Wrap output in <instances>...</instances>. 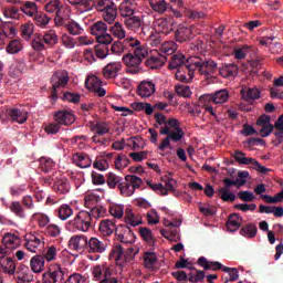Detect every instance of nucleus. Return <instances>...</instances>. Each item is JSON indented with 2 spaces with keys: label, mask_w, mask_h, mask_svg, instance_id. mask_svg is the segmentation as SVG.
I'll list each match as a JSON object with an SVG mask.
<instances>
[{
  "label": "nucleus",
  "mask_w": 283,
  "mask_h": 283,
  "mask_svg": "<svg viewBox=\"0 0 283 283\" xmlns=\"http://www.w3.org/2000/svg\"><path fill=\"white\" fill-rule=\"evenodd\" d=\"M98 202H101V197L96 195H87L84 198V205L90 211L81 210L74 219L66 223V229L73 232L82 231V233H87V231L92 229L94 220L107 216V209L103 206H96Z\"/></svg>",
  "instance_id": "f257e3e1"
},
{
  "label": "nucleus",
  "mask_w": 283,
  "mask_h": 283,
  "mask_svg": "<svg viewBox=\"0 0 283 283\" xmlns=\"http://www.w3.org/2000/svg\"><path fill=\"white\" fill-rule=\"evenodd\" d=\"M196 70H199V73L205 76H211L217 72L218 63L213 60L188 62V64L177 70L175 76L181 83H191Z\"/></svg>",
  "instance_id": "f03ea898"
},
{
  "label": "nucleus",
  "mask_w": 283,
  "mask_h": 283,
  "mask_svg": "<svg viewBox=\"0 0 283 283\" xmlns=\"http://www.w3.org/2000/svg\"><path fill=\"white\" fill-rule=\"evenodd\" d=\"M126 45L129 48H134V53H127L123 56V61L127 67H138L140 63H143V59H145L149 51L145 45H142L140 42L134 38H126L124 40Z\"/></svg>",
  "instance_id": "7ed1b4c3"
},
{
  "label": "nucleus",
  "mask_w": 283,
  "mask_h": 283,
  "mask_svg": "<svg viewBox=\"0 0 283 283\" xmlns=\"http://www.w3.org/2000/svg\"><path fill=\"white\" fill-rule=\"evenodd\" d=\"M57 44L59 34H56V31L52 29L45 31L43 34L34 33L31 41V46L34 52H43V50H48V48H54Z\"/></svg>",
  "instance_id": "20e7f679"
},
{
  "label": "nucleus",
  "mask_w": 283,
  "mask_h": 283,
  "mask_svg": "<svg viewBox=\"0 0 283 283\" xmlns=\"http://www.w3.org/2000/svg\"><path fill=\"white\" fill-rule=\"evenodd\" d=\"M256 125L259 126V134L261 138H268V136L273 134V129L283 132V114L275 120L274 125L271 124V116L262 114L256 119Z\"/></svg>",
  "instance_id": "39448f33"
},
{
  "label": "nucleus",
  "mask_w": 283,
  "mask_h": 283,
  "mask_svg": "<svg viewBox=\"0 0 283 283\" xmlns=\"http://www.w3.org/2000/svg\"><path fill=\"white\" fill-rule=\"evenodd\" d=\"M124 180L118 185V189L124 198L134 196L136 189H140L143 185V179L136 175H126Z\"/></svg>",
  "instance_id": "423d86ee"
},
{
  "label": "nucleus",
  "mask_w": 283,
  "mask_h": 283,
  "mask_svg": "<svg viewBox=\"0 0 283 283\" xmlns=\"http://www.w3.org/2000/svg\"><path fill=\"white\" fill-rule=\"evenodd\" d=\"M70 83V73L65 70H59L51 76V96L52 98H56L59 96V90H63L67 87Z\"/></svg>",
  "instance_id": "0eeeda50"
},
{
  "label": "nucleus",
  "mask_w": 283,
  "mask_h": 283,
  "mask_svg": "<svg viewBox=\"0 0 283 283\" xmlns=\"http://www.w3.org/2000/svg\"><path fill=\"white\" fill-rule=\"evenodd\" d=\"M91 34L95 36L97 43H112L114 38L107 33V24L103 21H97L91 25Z\"/></svg>",
  "instance_id": "6e6552de"
},
{
  "label": "nucleus",
  "mask_w": 283,
  "mask_h": 283,
  "mask_svg": "<svg viewBox=\"0 0 283 283\" xmlns=\"http://www.w3.org/2000/svg\"><path fill=\"white\" fill-rule=\"evenodd\" d=\"M45 182H49V185L53 184V189L56 191V193H70V180L67 178L63 177L61 172H54L50 178L45 179Z\"/></svg>",
  "instance_id": "1a4fd4ad"
},
{
  "label": "nucleus",
  "mask_w": 283,
  "mask_h": 283,
  "mask_svg": "<svg viewBox=\"0 0 283 283\" xmlns=\"http://www.w3.org/2000/svg\"><path fill=\"white\" fill-rule=\"evenodd\" d=\"M2 244L0 245V260H3L12 249H18L21 244V238L14 233H7L2 238Z\"/></svg>",
  "instance_id": "9d476101"
},
{
  "label": "nucleus",
  "mask_w": 283,
  "mask_h": 283,
  "mask_svg": "<svg viewBox=\"0 0 283 283\" xmlns=\"http://www.w3.org/2000/svg\"><path fill=\"white\" fill-rule=\"evenodd\" d=\"M233 157L239 165H252L253 169L260 171V174H269V171H271V169L262 166L256 159L247 157V154L240 150H235Z\"/></svg>",
  "instance_id": "9b49d317"
},
{
  "label": "nucleus",
  "mask_w": 283,
  "mask_h": 283,
  "mask_svg": "<svg viewBox=\"0 0 283 283\" xmlns=\"http://www.w3.org/2000/svg\"><path fill=\"white\" fill-rule=\"evenodd\" d=\"M115 235L123 244H134L136 242V234L127 224H118L115 230Z\"/></svg>",
  "instance_id": "f8f14e48"
},
{
  "label": "nucleus",
  "mask_w": 283,
  "mask_h": 283,
  "mask_svg": "<svg viewBox=\"0 0 283 283\" xmlns=\"http://www.w3.org/2000/svg\"><path fill=\"white\" fill-rule=\"evenodd\" d=\"M136 253H138L134 248H128L126 251L123 245H116L113 249V255L116 262L127 263L132 262L134 258H136Z\"/></svg>",
  "instance_id": "ddd939ff"
},
{
  "label": "nucleus",
  "mask_w": 283,
  "mask_h": 283,
  "mask_svg": "<svg viewBox=\"0 0 283 283\" xmlns=\"http://www.w3.org/2000/svg\"><path fill=\"white\" fill-rule=\"evenodd\" d=\"M200 103H214V105H222V103H227L229 101V91L220 90L214 94H206L200 96Z\"/></svg>",
  "instance_id": "4468645a"
},
{
  "label": "nucleus",
  "mask_w": 283,
  "mask_h": 283,
  "mask_svg": "<svg viewBox=\"0 0 283 283\" xmlns=\"http://www.w3.org/2000/svg\"><path fill=\"white\" fill-rule=\"evenodd\" d=\"M86 251L95 254L105 253L107 251V241L92 237L86 241Z\"/></svg>",
  "instance_id": "2eb2a0df"
},
{
  "label": "nucleus",
  "mask_w": 283,
  "mask_h": 283,
  "mask_svg": "<svg viewBox=\"0 0 283 283\" xmlns=\"http://www.w3.org/2000/svg\"><path fill=\"white\" fill-rule=\"evenodd\" d=\"M4 116L12 123L23 125L28 120V111L25 108H9L4 112Z\"/></svg>",
  "instance_id": "dca6fc26"
},
{
  "label": "nucleus",
  "mask_w": 283,
  "mask_h": 283,
  "mask_svg": "<svg viewBox=\"0 0 283 283\" xmlns=\"http://www.w3.org/2000/svg\"><path fill=\"white\" fill-rule=\"evenodd\" d=\"M85 85H86L87 90H90L91 92H94V94H96V96L103 97V96H105V94H107V91H105V88H103V81L99 80L98 76L91 75L85 81Z\"/></svg>",
  "instance_id": "f3484780"
},
{
  "label": "nucleus",
  "mask_w": 283,
  "mask_h": 283,
  "mask_svg": "<svg viewBox=\"0 0 283 283\" xmlns=\"http://www.w3.org/2000/svg\"><path fill=\"white\" fill-rule=\"evenodd\" d=\"M155 30L160 34H171L174 32V19L159 18L154 21Z\"/></svg>",
  "instance_id": "a211bd4d"
},
{
  "label": "nucleus",
  "mask_w": 283,
  "mask_h": 283,
  "mask_svg": "<svg viewBox=\"0 0 283 283\" xmlns=\"http://www.w3.org/2000/svg\"><path fill=\"white\" fill-rule=\"evenodd\" d=\"M138 9V3H136V0H124L120 2L118 10L120 17L123 19H128L129 17H134L136 14V10Z\"/></svg>",
  "instance_id": "6ab92c4d"
},
{
  "label": "nucleus",
  "mask_w": 283,
  "mask_h": 283,
  "mask_svg": "<svg viewBox=\"0 0 283 283\" xmlns=\"http://www.w3.org/2000/svg\"><path fill=\"white\" fill-rule=\"evenodd\" d=\"M24 247L27 251H30L31 253H36V249H39V247H43V238L32 233L25 234Z\"/></svg>",
  "instance_id": "aec40b11"
},
{
  "label": "nucleus",
  "mask_w": 283,
  "mask_h": 283,
  "mask_svg": "<svg viewBox=\"0 0 283 283\" xmlns=\"http://www.w3.org/2000/svg\"><path fill=\"white\" fill-rule=\"evenodd\" d=\"M122 70H123V63L111 62L103 67L102 74L104 78L112 80V78H116L118 74H120Z\"/></svg>",
  "instance_id": "412c9836"
},
{
  "label": "nucleus",
  "mask_w": 283,
  "mask_h": 283,
  "mask_svg": "<svg viewBox=\"0 0 283 283\" xmlns=\"http://www.w3.org/2000/svg\"><path fill=\"white\" fill-rule=\"evenodd\" d=\"M155 93L156 84H154L151 81H143L137 87V94L142 98H149V96H154Z\"/></svg>",
  "instance_id": "4be33fe9"
},
{
  "label": "nucleus",
  "mask_w": 283,
  "mask_h": 283,
  "mask_svg": "<svg viewBox=\"0 0 283 283\" xmlns=\"http://www.w3.org/2000/svg\"><path fill=\"white\" fill-rule=\"evenodd\" d=\"M242 101H245L247 103H251L252 101H258L261 96V92L258 87H249L243 86L240 91Z\"/></svg>",
  "instance_id": "5701e85b"
},
{
  "label": "nucleus",
  "mask_w": 283,
  "mask_h": 283,
  "mask_svg": "<svg viewBox=\"0 0 283 283\" xmlns=\"http://www.w3.org/2000/svg\"><path fill=\"white\" fill-rule=\"evenodd\" d=\"M116 222L114 220L104 219L99 222V233L106 238H109L113 233H116Z\"/></svg>",
  "instance_id": "b1692460"
},
{
  "label": "nucleus",
  "mask_w": 283,
  "mask_h": 283,
  "mask_svg": "<svg viewBox=\"0 0 283 283\" xmlns=\"http://www.w3.org/2000/svg\"><path fill=\"white\" fill-rule=\"evenodd\" d=\"M191 28L179 25L175 31V40L177 41V43H187V41L191 40Z\"/></svg>",
  "instance_id": "393cba45"
},
{
  "label": "nucleus",
  "mask_w": 283,
  "mask_h": 283,
  "mask_svg": "<svg viewBox=\"0 0 283 283\" xmlns=\"http://www.w3.org/2000/svg\"><path fill=\"white\" fill-rule=\"evenodd\" d=\"M144 266L148 269L151 273H156L158 271V256L154 252H145L144 253Z\"/></svg>",
  "instance_id": "a878e982"
},
{
  "label": "nucleus",
  "mask_w": 283,
  "mask_h": 283,
  "mask_svg": "<svg viewBox=\"0 0 283 283\" xmlns=\"http://www.w3.org/2000/svg\"><path fill=\"white\" fill-rule=\"evenodd\" d=\"M188 63H191V60H187L185 54L178 53L170 57L168 67L169 70H179L181 67H185V65H187Z\"/></svg>",
  "instance_id": "bb28decb"
},
{
  "label": "nucleus",
  "mask_w": 283,
  "mask_h": 283,
  "mask_svg": "<svg viewBox=\"0 0 283 283\" xmlns=\"http://www.w3.org/2000/svg\"><path fill=\"white\" fill-rule=\"evenodd\" d=\"M197 264L199 266H202V269H205V271H222V269H224V265H222V263L218 262V261H209L207 260V258L205 256H200L197 261Z\"/></svg>",
  "instance_id": "cd10ccee"
},
{
  "label": "nucleus",
  "mask_w": 283,
  "mask_h": 283,
  "mask_svg": "<svg viewBox=\"0 0 283 283\" xmlns=\"http://www.w3.org/2000/svg\"><path fill=\"white\" fill-rule=\"evenodd\" d=\"M148 3L154 12L157 14H165L171 8L167 0H148Z\"/></svg>",
  "instance_id": "c85d7f7f"
},
{
  "label": "nucleus",
  "mask_w": 283,
  "mask_h": 283,
  "mask_svg": "<svg viewBox=\"0 0 283 283\" xmlns=\"http://www.w3.org/2000/svg\"><path fill=\"white\" fill-rule=\"evenodd\" d=\"M165 63H167V56L163 54L150 56L145 61L146 67H149L150 70H158V67H163Z\"/></svg>",
  "instance_id": "c756f323"
},
{
  "label": "nucleus",
  "mask_w": 283,
  "mask_h": 283,
  "mask_svg": "<svg viewBox=\"0 0 283 283\" xmlns=\"http://www.w3.org/2000/svg\"><path fill=\"white\" fill-rule=\"evenodd\" d=\"M124 24L127 30H130L132 32H138V30L143 28V19H140L138 15H130L124 20Z\"/></svg>",
  "instance_id": "7c9ffc66"
},
{
  "label": "nucleus",
  "mask_w": 283,
  "mask_h": 283,
  "mask_svg": "<svg viewBox=\"0 0 283 283\" xmlns=\"http://www.w3.org/2000/svg\"><path fill=\"white\" fill-rule=\"evenodd\" d=\"M242 226V217L238 213H232L228 217V221L226 222V227L228 231L231 233L238 231L240 227Z\"/></svg>",
  "instance_id": "2f4dec72"
},
{
  "label": "nucleus",
  "mask_w": 283,
  "mask_h": 283,
  "mask_svg": "<svg viewBox=\"0 0 283 283\" xmlns=\"http://www.w3.org/2000/svg\"><path fill=\"white\" fill-rule=\"evenodd\" d=\"M73 163L80 167L81 169H87V167H92V159L90 155L77 153L73 156Z\"/></svg>",
  "instance_id": "473e14b6"
},
{
  "label": "nucleus",
  "mask_w": 283,
  "mask_h": 283,
  "mask_svg": "<svg viewBox=\"0 0 283 283\" xmlns=\"http://www.w3.org/2000/svg\"><path fill=\"white\" fill-rule=\"evenodd\" d=\"M69 247L73 249V251H81L83 247L87 249V237L85 235H75L72 237L69 241Z\"/></svg>",
  "instance_id": "72a5a7b5"
},
{
  "label": "nucleus",
  "mask_w": 283,
  "mask_h": 283,
  "mask_svg": "<svg viewBox=\"0 0 283 283\" xmlns=\"http://www.w3.org/2000/svg\"><path fill=\"white\" fill-rule=\"evenodd\" d=\"M55 122L59 125H72L74 123V115L67 111H59L55 113Z\"/></svg>",
  "instance_id": "f704fd0d"
},
{
  "label": "nucleus",
  "mask_w": 283,
  "mask_h": 283,
  "mask_svg": "<svg viewBox=\"0 0 283 283\" xmlns=\"http://www.w3.org/2000/svg\"><path fill=\"white\" fill-rule=\"evenodd\" d=\"M31 271L33 273H41L45 266V259L41 254L34 255L30 261Z\"/></svg>",
  "instance_id": "c9c22d12"
},
{
  "label": "nucleus",
  "mask_w": 283,
  "mask_h": 283,
  "mask_svg": "<svg viewBox=\"0 0 283 283\" xmlns=\"http://www.w3.org/2000/svg\"><path fill=\"white\" fill-rule=\"evenodd\" d=\"M239 67L234 63L226 64L222 69L219 70L221 76L224 78H231L238 76Z\"/></svg>",
  "instance_id": "e433bc0d"
},
{
  "label": "nucleus",
  "mask_w": 283,
  "mask_h": 283,
  "mask_svg": "<svg viewBox=\"0 0 283 283\" xmlns=\"http://www.w3.org/2000/svg\"><path fill=\"white\" fill-rule=\"evenodd\" d=\"M111 0H87L85 2L86 4V12H90L92 10H97V12H101L104 8H107V4Z\"/></svg>",
  "instance_id": "4c0bfd02"
},
{
  "label": "nucleus",
  "mask_w": 283,
  "mask_h": 283,
  "mask_svg": "<svg viewBox=\"0 0 283 283\" xmlns=\"http://www.w3.org/2000/svg\"><path fill=\"white\" fill-rule=\"evenodd\" d=\"M20 10L23 14H27V17H34L39 12V7L36 6V2L25 1L20 7Z\"/></svg>",
  "instance_id": "58836bf2"
},
{
  "label": "nucleus",
  "mask_w": 283,
  "mask_h": 283,
  "mask_svg": "<svg viewBox=\"0 0 283 283\" xmlns=\"http://www.w3.org/2000/svg\"><path fill=\"white\" fill-rule=\"evenodd\" d=\"M111 34L115 36V39H118L119 41H123L125 36H127V32L125 31V28H123V24L120 22H115L111 28H109Z\"/></svg>",
  "instance_id": "ea45409f"
},
{
  "label": "nucleus",
  "mask_w": 283,
  "mask_h": 283,
  "mask_svg": "<svg viewBox=\"0 0 283 283\" xmlns=\"http://www.w3.org/2000/svg\"><path fill=\"white\" fill-rule=\"evenodd\" d=\"M20 32L24 41H30L34 36V23L27 22L20 27Z\"/></svg>",
  "instance_id": "a19ab883"
},
{
  "label": "nucleus",
  "mask_w": 283,
  "mask_h": 283,
  "mask_svg": "<svg viewBox=\"0 0 283 283\" xmlns=\"http://www.w3.org/2000/svg\"><path fill=\"white\" fill-rule=\"evenodd\" d=\"M240 235H243V238H255L258 235V226L253 223L243 226L240 230Z\"/></svg>",
  "instance_id": "79ce46f5"
},
{
  "label": "nucleus",
  "mask_w": 283,
  "mask_h": 283,
  "mask_svg": "<svg viewBox=\"0 0 283 283\" xmlns=\"http://www.w3.org/2000/svg\"><path fill=\"white\" fill-rule=\"evenodd\" d=\"M32 220L36 222L40 229H46V227L50 224V217L45 213L36 212L32 216Z\"/></svg>",
  "instance_id": "37998d69"
},
{
  "label": "nucleus",
  "mask_w": 283,
  "mask_h": 283,
  "mask_svg": "<svg viewBox=\"0 0 283 283\" xmlns=\"http://www.w3.org/2000/svg\"><path fill=\"white\" fill-rule=\"evenodd\" d=\"M54 167H56V164L54 163V160H52V158H48V157L40 158V169L41 171H44V174H50V171H52Z\"/></svg>",
  "instance_id": "c03bdc74"
},
{
  "label": "nucleus",
  "mask_w": 283,
  "mask_h": 283,
  "mask_svg": "<svg viewBox=\"0 0 283 283\" xmlns=\"http://www.w3.org/2000/svg\"><path fill=\"white\" fill-rule=\"evenodd\" d=\"M102 19L105 21V23H108L112 25L116 21V17H118V7L115 9H108L107 11H104L101 13Z\"/></svg>",
  "instance_id": "a18cd8bd"
},
{
  "label": "nucleus",
  "mask_w": 283,
  "mask_h": 283,
  "mask_svg": "<svg viewBox=\"0 0 283 283\" xmlns=\"http://www.w3.org/2000/svg\"><path fill=\"white\" fill-rule=\"evenodd\" d=\"M18 273V280H20L21 283L34 282V274L32 273V270H30V268H23Z\"/></svg>",
  "instance_id": "49530a36"
},
{
  "label": "nucleus",
  "mask_w": 283,
  "mask_h": 283,
  "mask_svg": "<svg viewBox=\"0 0 283 283\" xmlns=\"http://www.w3.org/2000/svg\"><path fill=\"white\" fill-rule=\"evenodd\" d=\"M44 10L48 14H61V1L51 0L44 6Z\"/></svg>",
  "instance_id": "de8ad7c7"
},
{
  "label": "nucleus",
  "mask_w": 283,
  "mask_h": 283,
  "mask_svg": "<svg viewBox=\"0 0 283 283\" xmlns=\"http://www.w3.org/2000/svg\"><path fill=\"white\" fill-rule=\"evenodd\" d=\"M1 266L4 269V273H8V275H14V273H17V263H14L12 258L4 259Z\"/></svg>",
  "instance_id": "09e8293b"
},
{
  "label": "nucleus",
  "mask_w": 283,
  "mask_h": 283,
  "mask_svg": "<svg viewBox=\"0 0 283 283\" xmlns=\"http://www.w3.org/2000/svg\"><path fill=\"white\" fill-rule=\"evenodd\" d=\"M22 48H23V45L21 44V40L14 39L8 43L6 51L8 54H19V52H21Z\"/></svg>",
  "instance_id": "8fccbe9b"
},
{
  "label": "nucleus",
  "mask_w": 283,
  "mask_h": 283,
  "mask_svg": "<svg viewBox=\"0 0 283 283\" xmlns=\"http://www.w3.org/2000/svg\"><path fill=\"white\" fill-rule=\"evenodd\" d=\"M123 182V178L116 176L114 172H108L106 175V185L109 189H116Z\"/></svg>",
  "instance_id": "3c124183"
},
{
  "label": "nucleus",
  "mask_w": 283,
  "mask_h": 283,
  "mask_svg": "<svg viewBox=\"0 0 283 283\" xmlns=\"http://www.w3.org/2000/svg\"><path fill=\"white\" fill-rule=\"evenodd\" d=\"M111 43H98L95 45V56H97V59H107L109 55V48L107 45Z\"/></svg>",
  "instance_id": "603ef678"
},
{
  "label": "nucleus",
  "mask_w": 283,
  "mask_h": 283,
  "mask_svg": "<svg viewBox=\"0 0 283 283\" xmlns=\"http://www.w3.org/2000/svg\"><path fill=\"white\" fill-rule=\"evenodd\" d=\"M71 216H74V210L70 205H62L57 209V218H60V220H67Z\"/></svg>",
  "instance_id": "864d4df0"
},
{
  "label": "nucleus",
  "mask_w": 283,
  "mask_h": 283,
  "mask_svg": "<svg viewBox=\"0 0 283 283\" xmlns=\"http://www.w3.org/2000/svg\"><path fill=\"white\" fill-rule=\"evenodd\" d=\"M33 21L39 28H45V25L50 23V17L43 12L38 11L36 14L33 15Z\"/></svg>",
  "instance_id": "5fc2aeb1"
},
{
  "label": "nucleus",
  "mask_w": 283,
  "mask_h": 283,
  "mask_svg": "<svg viewBox=\"0 0 283 283\" xmlns=\"http://www.w3.org/2000/svg\"><path fill=\"white\" fill-rule=\"evenodd\" d=\"M218 193L223 202H235V193L231 192L230 189L220 188Z\"/></svg>",
  "instance_id": "6e6d98bb"
},
{
  "label": "nucleus",
  "mask_w": 283,
  "mask_h": 283,
  "mask_svg": "<svg viewBox=\"0 0 283 283\" xmlns=\"http://www.w3.org/2000/svg\"><path fill=\"white\" fill-rule=\"evenodd\" d=\"M223 273H228L229 279H226V283L228 282H235L239 280L240 274L237 268H228V266H223L222 268Z\"/></svg>",
  "instance_id": "4d7b16f0"
},
{
  "label": "nucleus",
  "mask_w": 283,
  "mask_h": 283,
  "mask_svg": "<svg viewBox=\"0 0 283 283\" xmlns=\"http://www.w3.org/2000/svg\"><path fill=\"white\" fill-rule=\"evenodd\" d=\"M66 30L70 32V34H73V36H77L78 34H83V28H81V24L76 21H71L67 24H65Z\"/></svg>",
  "instance_id": "13d9d810"
},
{
  "label": "nucleus",
  "mask_w": 283,
  "mask_h": 283,
  "mask_svg": "<svg viewBox=\"0 0 283 283\" xmlns=\"http://www.w3.org/2000/svg\"><path fill=\"white\" fill-rule=\"evenodd\" d=\"M10 211L14 213L18 218H25V211L23 210V206L19 201H12L10 207Z\"/></svg>",
  "instance_id": "bf43d9fd"
},
{
  "label": "nucleus",
  "mask_w": 283,
  "mask_h": 283,
  "mask_svg": "<svg viewBox=\"0 0 283 283\" xmlns=\"http://www.w3.org/2000/svg\"><path fill=\"white\" fill-rule=\"evenodd\" d=\"M125 222H126V224H129L130 227H138V224H143V220H140V218H138L132 211L126 212Z\"/></svg>",
  "instance_id": "052dcab7"
},
{
  "label": "nucleus",
  "mask_w": 283,
  "mask_h": 283,
  "mask_svg": "<svg viewBox=\"0 0 283 283\" xmlns=\"http://www.w3.org/2000/svg\"><path fill=\"white\" fill-rule=\"evenodd\" d=\"M129 163H132V160L128 159L127 155L119 154L115 159V167L119 170L125 169V167L129 166Z\"/></svg>",
  "instance_id": "680f3d73"
},
{
  "label": "nucleus",
  "mask_w": 283,
  "mask_h": 283,
  "mask_svg": "<svg viewBox=\"0 0 283 283\" xmlns=\"http://www.w3.org/2000/svg\"><path fill=\"white\" fill-rule=\"evenodd\" d=\"M14 34H17V29H14V27H3L2 32H0V45L6 43V39H8L9 35L14 36Z\"/></svg>",
  "instance_id": "e2e57ef3"
},
{
  "label": "nucleus",
  "mask_w": 283,
  "mask_h": 283,
  "mask_svg": "<svg viewBox=\"0 0 283 283\" xmlns=\"http://www.w3.org/2000/svg\"><path fill=\"white\" fill-rule=\"evenodd\" d=\"M249 50H251V46H249V44H245L239 49H235L233 52L234 59H237L238 61H242L247 59V53L249 52Z\"/></svg>",
  "instance_id": "0e129e2a"
},
{
  "label": "nucleus",
  "mask_w": 283,
  "mask_h": 283,
  "mask_svg": "<svg viewBox=\"0 0 283 283\" xmlns=\"http://www.w3.org/2000/svg\"><path fill=\"white\" fill-rule=\"evenodd\" d=\"M109 213L111 216H113V218H117L120 219L123 218L124 213H125V208L120 205H114L109 207Z\"/></svg>",
  "instance_id": "69168bd1"
},
{
  "label": "nucleus",
  "mask_w": 283,
  "mask_h": 283,
  "mask_svg": "<svg viewBox=\"0 0 283 283\" xmlns=\"http://www.w3.org/2000/svg\"><path fill=\"white\" fill-rule=\"evenodd\" d=\"M146 184L150 189H153V191H156V193L167 196V188H165L163 184H154L151 180H147Z\"/></svg>",
  "instance_id": "338daca9"
},
{
  "label": "nucleus",
  "mask_w": 283,
  "mask_h": 283,
  "mask_svg": "<svg viewBox=\"0 0 283 283\" xmlns=\"http://www.w3.org/2000/svg\"><path fill=\"white\" fill-rule=\"evenodd\" d=\"M42 256L44 258V260H46V262H52L56 260V247H49Z\"/></svg>",
  "instance_id": "774afa93"
}]
</instances>
